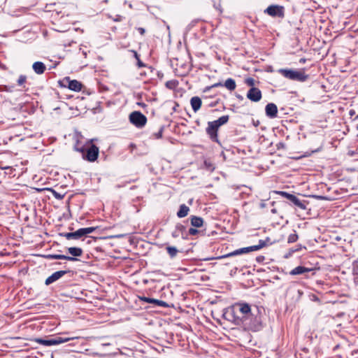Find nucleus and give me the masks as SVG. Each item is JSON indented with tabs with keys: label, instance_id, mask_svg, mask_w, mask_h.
Here are the masks:
<instances>
[{
	"label": "nucleus",
	"instance_id": "obj_41",
	"mask_svg": "<svg viewBox=\"0 0 358 358\" xmlns=\"http://www.w3.org/2000/svg\"><path fill=\"white\" fill-rule=\"evenodd\" d=\"M305 62H306L305 59H300V63H305Z\"/></svg>",
	"mask_w": 358,
	"mask_h": 358
},
{
	"label": "nucleus",
	"instance_id": "obj_20",
	"mask_svg": "<svg viewBox=\"0 0 358 358\" xmlns=\"http://www.w3.org/2000/svg\"><path fill=\"white\" fill-rule=\"evenodd\" d=\"M191 106L194 112L198 111L201 106V99L199 96H193L190 100Z\"/></svg>",
	"mask_w": 358,
	"mask_h": 358
},
{
	"label": "nucleus",
	"instance_id": "obj_36",
	"mask_svg": "<svg viewBox=\"0 0 358 358\" xmlns=\"http://www.w3.org/2000/svg\"><path fill=\"white\" fill-rule=\"evenodd\" d=\"M198 233V230L194 228H190L189 229V234L192 236H194Z\"/></svg>",
	"mask_w": 358,
	"mask_h": 358
},
{
	"label": "nucleus",
	"instance_id": "obj_18",
	"mask_svg": "<svg viewBox=\"0 0 358 358\" xmlns=\"http://www.w3.org/2000/svg\"><path fill=\"white\" fill-rule=\"evenodd\" d=\"M313 268H306L302 266H299L293 268L290 272L289 274L292 275H300L305 273L306 272L311 271Z\"/></svg>",
	"mask_w": 358,
	"mask_h": 358
},
{
	"label": "nucleus",
	"instance_id": "obj_9",
	"mask_svg": "<svg viewBox=\"0 0 358 358\" xmlns=\"http://www.w3.org/2000/svg\"><path fill=\"white\" fill-rule=\"evenodd\" d=\"M246 97L252 102H258L262 99V94L257 87H251L247 92Z\"/></svg>",
	"mask_w": 358,
	"mask_h": 358
},
{
	"label": "nucleus",
	"instance_id": "obj_2",
	"mask_svg": "<svg viewBox=\"0 0 358 358\" xmlns=\"http://www.w3.org/2000/svg\"><path fill=\"white\" fill-rule=\"evenodd\" d=\"M234 322L239 325L245 319L251 315L253 308L247 303H236L232 306Z\"/></svg>",
	"mask_w": 358,
	"mask_h": 358
},
{
	"label": "nucleus",
	"instance_id": "obj_43",
	"mask_svg": "<svg viewBox=\"0 0 358 358\" xmlns=\"http://www.w3.org/2000/svg\"><path fill=\"white\" fill-rule=\"evenodd\" d=\"M272 212H273V213H275V209L272 210Z\"/></svg>",
	"mask_w": 358,
	"mask_h": 358
},
{
	"label": "nucleus",
	"instance_id": "obj_15",
	"mask_svg": "<svg viewBox=\"0 0 358 358\" xmlns=\"http://www.w3.org/2000/svg\"><path fill=\"white\" fill-rule=\"evenodd\" d=\"M139 299L142 301H144L146 303H153V304L157 305L160 307H166L167 306V303L164 301L155 299H152V298H149V297H146V296H139Z\"/></svg>",
	"mask_w": 358,
	"mask_h": 358
},
{
	"label": "nucleus",
	"instance_id": "obj_22",
	"mask_svg": "<svg viewBox=\"0 0 358 358\" xmlns=\"http://www.w3.org/2000/svg\"><path fill=\"white\" fill-rule=\"evenodd\" d=\"M190 220L191 224L194 227H201L203 224V220L201 217L192 215Z\"/></svg>",
	"mask_w": 358,
	"mask_h": 358
},
{
	"label": "nucleus",
	"instance_id": "obj_30",
	"mask_svg": "<svg viewBox=\"0 0 358 358\" xmlns=\"http://www.w3.org/2000/svg\"><path fill=\"white\" fill-rule=\"evenodd\" d=\"M298 235L296 233L291 234L287 238V242L289 243H294L298 240Z\"/></svg>",
	"mask_w": 358,
	"mask_h": 358
},
{
	"label": "nucleus",
	"instance_id": "obj_14",
	"mask_svg": "<svg viewBox=\"0 0 358 358\" xmlns=\"http://www.w3.org/2000/svg\"><path fill=\"white\" fill-rule=\"evenodd\" d=\"M96 227H86V228H80L77 231H74L76 234V240L80 238L83 236H85L89 234L94 232L96 230Z\"/></svg>",
	"mask_w": 358,
	"mask_h": 358
},
{
	"label": "nucleus",
	"instance_id": "obj_37",
	"mask_svg": "<svg viewBox=\"0 0 358 358\" xmlns=\"http://www.w3.org/2000/svg\"><path fill=\"white\" fill-rule=\"evenodd\" d=\"M138 31L141 35H143L145 34V29L142 27L138 28Z\"/></svg>",
	"mask_w": 358,
	"mask_h": 358
},
{
	"label": "nucleus",
	"instance_id": "obj_32",
	"mask_svg": "<svg viewBox=\"0 0 358 358\" xmlns=\"http://www.w3.org/2000/svg\"><path fill=\"white\" fill-rule=\"evenodd\" d=\"M245 83L248 85V86H250L251 87H255V80L252 78H248L245 80Z\"/></svg>",
	"mask_w": 358,
	"mask_h": 358
},
{
	"label": "nucleus",
	"instance_id": "obj_3",
	"mask_svg": "<svg viewBox=\"0 0 358 358\" xmlns=\"http://www.w3.org/2000/svg\"><path fill=\"white\" fill-rule=\"evenodd\" d=\"M234 322L239 325L245 319L251 315L253 308L247 303H236L232 306Z\"/></svg>",
	"mask_w": 358,
	"mask_h": 358
},
{
	"label": "nucleus",
	"instance_id": "obj_4",
	"mask_svg": "<svg viewBox=\"0 0 358 358\" xmlns=\"http://www.w3.org/2000/svg\"><path fill=\"white\" fill-rule=\"evenodd\" d=\"M229 115H223L217 120L208 122L206 128V133L213 141L217 142V130L219 127L226 124L229 120Z\"/></svg>",
	"mask_w": 358,
	"mask_h": 358
},
{
	"label": "nucleus",
	"instance_id": "obj_45",
	"mask_svg": "<svg viewBox=\"0 0 358 358\" xmlns=\"http://www.w3.org/2000/svg\"><path fill=\"white\" fill-rule=\"evenodd\" d=\"M357 136H358V134H357Z\"/></svg>",
	"mask_w": 358,
	"mask_h": 358
},
{
	"label": "nucleus",
	"instance_id": "obj_12",
	"mask_svg": "<svg viewBox=\"0 0 358 358\" xmlns=\"http://www.w3.org/2000/svg\"><path fill=\"white\" fill-rule=\"evenodd\" d=\"M265 112L267 117L274 118L277 117L278 108L275 103H270L266 106Z\"/></svg>",
	"mask_w": 358,
	"mask_h": 358
},
{
	"label": "nucleus",
	"instance_id": "obj_19",
	"mask_svg": "<svg viewBox=\"0 0 358 358\" xmlns=\"http://www.w3.org/2000/svg\"><path fill=\"white\" fill-rule=\"evenodd\" d=\"M33 70L37 74H42L46 69L45 65L41 62H36L32 65Z\"/></svg>",
	"mask_w": 358,
	"mask_h": 358
},
{
	"label": "nucleus",
	"instance_id": "obj_33",
	"mask_svg": "<svg viewBox=\"0 0 358 358\" xmlns=\"http://www.w3.org/2000/svg\"><path fill=\"white\" fill-rule=\"evenodd\" d=\"M222 86H224V83H222L221 82L216 83L212 85L210 87H207L206 91L208 90L211 89V88L217 87H222Z\"/></svg>",
	"mask_w": 358,
	"mask_h": 358
},
{
	"label": "nucleus",
	"instance_id": "obj_25",
	"mask_svg": "<svg viewBox=\"0 0 358 358\" xmlns=\"http://www.w3.org/2000/svg\"><path fill=\"white\" fill-rule=\"evenodd\" d=\"M224 87H225L229 91H233L236 87V84L233 78H228L224 83Z\"/></svg>",
	"mask_w": 358,
	"mask_h": 358
},
{
	"label": "nucleus",
	"instance_id": "obj_26",
	"mask_svg": "<svg viewBox=\"0 0 358 358\" xmlns=\"http://www.w3.org/2000/svg\"><path fill=\"white\" fill-rule=\"evenodd\" d=\"M36 342L41 344L44 346H51L53 345L54 342L52 341V338L50 339H43V338H36Z\"/></svg>",
	"mask_w": 358,
	"mask_h": 358
},
{
	"label": "nucleus",
	"instance_id": "obj_8",
	"mask_svg": "<svg viewBox=\"0 0 358 358\" xmlns=\"http://www.w3.org/2000/svg\"><path fill=\"white\" fill-rule=\"evenodd\" d=\"M275 193L289 199L295 206H298L301 209H306L305 203L302 201H301L298 197H296L295 195L289 194L286 192H283V191H277V192H275Z\"/></svg>",
	"mask_w": 358,
	"mask_h": 358
},
{
	"label": "nucleus",
	"instance_id": "obj_21",
	"mask_svg": "<svg viewBox=\"0 0 358 358\" xmlns=\"http://www.w3.org/2000/svg\"><path fill=\"white\" fill-rule=\"evenodd\" d=\"M68 252L71 255V257L76 258L80 257L83 255V250L78 247H71L67 249Z\"/></svg>",
	"mask_w": 358,
	"mask_h": 358
},
{
	"label": "nucleus",
	"instance_id": "obj_1",
	"mask_svg": "<svg viewBox=\"0 0 358 358\" xmlns=\"http://www.w3.org/2000/svg\"><path fill=\"white\" fill-rule=\"evenodd\" d=\"M239 325H241L245 330L258 331L262 328V321L259 309L255 307L251 315L248 317Z\"/></svg>",
	"mask_w": 358,
	"mask_h": 358
},
{
	"label": "nucleus",
	"instance_id": "obj_17",
	"mask_svg": "<svg viewBox=\"0 0 358 358\" xmlns=\"http://www.w3.org/2000/svg\"><path fill=\"white\" fill-rule=\"evenodd\" d=\"M68 87L69 90L80 92L82 90V84L80 82L76 80H68Z\"/></svg>",
	"mask_w": 358,
	"mask_h": 358
},
{
	"label": "nucleus",
	"instance_id": "obj_13",
	"mask_svg": "<svg viewBox=\"0 0 358 358\" xmlns=\"http://www.w3.org/2000/svg\"><path fill=\"white\" fill-rule=\"evenodd\" d=\"M66 273V271H58L55 273H53L51 275H50L46 280H45V285H49L52 284V282L57 281L59 278H61L63 275H64Z\"/></svg>",
	"mask_w": 358,
	"mask_h": 358
},
{
	"label": "nucleus",
	"instance_id": "obj_5",
	"mask_svg": "<svg viewBox=\"0 0 358 358\" xmlns=\"http://www.w3.org/2000/svg\"><path fill=\"white\" fill-rule=\"evenodd\" d=\"M278 73L285 78L291 80L304 82L308 78V75L305 73L304 69L294 70L289 69H280L278 70Z\"/></svg>",
	"mask_w": 358,
	"mask_h": 358
},
{
	"label": "nucleus",
	"instance_id": "obj_24",
	"mask_svg": "<svg viewBox=\"0 0 358 358\" xmlns=\"http://www.w3.org/2000/svg\"><path fill=\"white\" fill-rule=\"evenodd\" d=\"M189 208L185 204L180 206L179 210L177 213V216L180 218L185 217L188 215Z\"/></svg>",
	"mask_w": 358,
	"mask_h": 358
},
{
	"label": "nucleus",
	"instance_id": "obj_38",
	"mask_svg": "<svg viewBox=\"0 0 358 358\" xmlns=\"http://www.w3.org/2000/svg\"><path fill=\"white\" fill-rule=\"evenodd\" d=\"M138 66L139 67L144 66V64H143V62L140 59L138 60Z\"/></svg>",
	"mask_w": 358,
	"mask_h": 358
},
{
	"label": "nucleus",
	"instance_id": "obj_35",
	"mask_svg": "<svg viewBox=\"0 0 358 358\" xmlns=\"http://www.w3.org/2000/svg\"><path fill=\"white\" fill-rule=\"evenodd\" d=\"M163 128H161L157 133L154 134L155 138H160L162 136Z\"/></svg>",
	"mask_w": 358,
	"mask_h": 358
},
{
	"label": "nucleus",
	"instance_id": "obj_23",
	"mask_svg": "<svg viewBox=\"0 0 358 358\" xmlns=\"http://www.w3.org/2000/svg\"><path fill=\"white\" fill-rule=\"evenodd\" d=\"M79 337L75 336V337H66V338H62V337H56L52 338V341L54 342L53 345H57L63 343H66L67 341H69L71 340L78 339Z\"/></svg>",
	"mask_w": 358,
	"mask_h": 358
},
{
	"label": "nucleus",
	"instance_id": "obj_29",
	"mask_svg": "<svg viewBox=\"0 0 358 358\" xmlns=\"http://www.w3.org/2000/svg\"><path fill=\"white\" fill-rule=\"evenodd\" d=\"M61 236L65 237L67 240L75 239L76 240V234L75 232H69V233H61L59 234Z\"/></svg>",
	"mask_w": 358,
	"mask_h": 358
},
{
	"label": "nucleus",
	"instance_id": "obj_16",
	"mask_svg": "<svg viewBox=\"0 0 358 358\" xmlns=\"http://www.w3.org/2000/svg\"><path fill=\"white\" fill-rule=\"evenodd\" d=\"M45 257L48 259H65L71 262L77 261V258L71 257L69 256L64 255H57V254H50L45 256Z\"/></svg>",
	"mask_w": 358,
	"mask_h": 358
},
{
	"label": "nucleus",
	"instance_id": "obj_31",
	"mask_svg": "<svg viewBox=\"0 0 358 358\" xmlns=\"http://www.w3.org/2000/svg\"><path fill=\"white\" fill-rule=\"evenodd\" d=\"M27 81V76L24 75H20L17 80V83L19 86H22Z\"/></svg>",
	"mask_w": 358,
	"mask_h": 358
},
{
	"label": "nucleus",
	"instance_id": "obj_34",
	"mask_svg": "<svg viewBox=\"0 0 358 358\" xmlns=\"http://www.w3.org/2000/svg\"><path fill=\"white\" fill-rule=\"evenodd\" d=\"M49 190H50L52 192V194L55 198L59 199H61L63 198V196L61 195L59 193L57 192L55 190H54L52 189H49Z\"/></svg>",
	"mask_w": 358,
	"mask_h": 358
},
{
	"label": "nucleus",
	"instance_id": "obj_42",
	"mask_svg": "<svg viewBox=\"0 0 358 358\" xmlns=\"http://www.w3.org/2000/svg\"><path fill=\"white\" fill-rule=\"evenodd\" d=\"M138 104L143 107L145 106V104L143 103H139Z\"/></svg>",
	"mask_w": 358,
	"mask_h": 358
},
{
	"label": "nucleus",
	"instance_id": "obj_7",
	"mask_svg": "<svg viewBox=\"0 0 358 358\" xmlns=\"http://www.w3.org/2000/svg\"><path fill=\"white\" fill-rule=\"evenodd\" d=\"M129 121L136 127L142 128L147 123V117L139 111H134L129 115Z\"/></svg>",
	"mask_w": 358,
	"mask_h": 358
},
{
	"label": "nucleus",
	"instance_id": "obj_28",
	"mask_svg": "<svg viewBox=\"0 0 358 358\" xmlns=\"http://www.w3.org/2000/svg\"><path fill=\"white\" fill-rule=\"evenodd\" d=\"M178 81L176 80H168L165 85L167 88L170 89V90H174L176 88V87L178 86Z\"/></svg>",
	"mask_w": 358,
	"mask_h": 358
},
{
	"label": "nucleus",
	"instance_id": "obj_40",
	"mask_svg": "<svg viewBox=\"0 0 358 358\" xmlns=\"http://www.w3.org/2000/svg\"><path fill=\"white\" fill-rule=\"evenodd\" d=\"M172 236H173V237H177V236H178V234H177V232H176V231H174V232H173Z\"/></svg>",
	"mask_w": 358,
	"mask_h": 358
},
{
	"label": "nucleus",
	"instance_id": "obj_10",
	"mask_svg": "<svg viewBox=\"0 0 358 358\" xmlns=\"http://www.w3.org/2000/svg\"><path fill=\"white\" fill-rule=\"evenodd\" d=\"M99 148L94 144H92L89 148L87 149L86 155L85 159L87 161L93 162L96 160L99 156Z\"/></svg>",
	"mask_w": 358,
	"mask_h": 358
},
{
	"label": "nucleus",
	"instance_id": "obj_27",
	"mask_svg": "<svg viewBox=\"0 0 358 358\" xmlns=\"http://www.w3.org/2000/svg\"><path fill=\"white\" fill-rule=\"evenodd\" d=\"M166 250L171 258L175 257L178 252V249L174 246H167Z\"/></svg>",
	"mask_w": 358,
	"mask_h": 358
},
{
	"label": "nucleus",
	"instance_id": "obj_44",
	"mask_svg": "<svg viewBox=\"0 0 358 358\" xmlns=\"http://www.w3.org/2000/svg\"><path fill=\"white\" fill-rule=\"evenodd\" d=\"M356 118H358V114H357V116L356 117Z\"/></svg>",
	"mask_w": 358,
	"mask_h": 358
},
{
	"label": "nucleus",
	"instance_id": "obj_11",
	"mask_svg": "<svg viewBox=\"0 0 358 358\" xmlns=\"http://www.w3.org/2000/svg\"><path fill=\"white\" fill-rule=\"evenodd\" d=\"M264 12L272 17H283L284 15L283 7L277 5L269 6Z\"/></svg>",
	"mask_w": 358,
	"mask_h": 358
},
{
	"label": "nucleus",
	"instance_id": "obj_39",
	"mask_svg": "<svg viewBox=\"0 0 358 358\" xmlns=\"http://www.w3.org/2000/svg\"><path fill=\"white\" fill-rule=\"evenodd\" d=\"M133 52H134V57H135V58H136L137 60L140 59H139V56H138V53H137L136 51H133Z\"/></svg>",
	"mask_w": 358,
	"mask_h": 358
},
{
	"label": "nucleus",
	"instance_id": "obj_6",
	"mask_svg": "<svg viewBox=\"0 0 358 358\" xmlns=\"http://www.w3.org/2000/svg\"><path fill=\"white\" fill-rule=\"evenodd\" d=\"M265 245H266L265 241H263V240H259L258 245H252V246H249V247L243 248H240V249L236 250H234V251H233L231 252H229L228 254L222 255L220 258H227V257H233V256H236V255H239L248 253V252H252V251H257V250H259L262 249Z\"/></svg>",
	"mask_w": 358,
	"mask_h": 358
}]
</instances>
